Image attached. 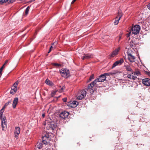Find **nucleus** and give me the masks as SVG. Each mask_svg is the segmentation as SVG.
Instances as JSON below:
<instances>
[{"instance_id":"obj_1","label":"nucleus","mask_w":150,"mask_h":150,"mask_svg":"<svg viewBox=\"0 0 150 150\" xmlns=\"http://www.w3.org/2000/svg\"><path fill=\"white\" fill-rule=\"evenodd\" d=\"M106 79V77L104 76L103 74L101 75L98 78L96 79L88 85V86L87 91L90 94H93L94 90V87L98 86L99 85L100 82H103Z\"/></svg>"},{"instance_id":"obj_2","label":"nucleus","mask_w":150,"mask_h":150,"mask_svg":"<svg viewBox=\"0 0 150 150\" xmlns=\"http://www.w3.org/2000/svg\"><path fill=\"white\" fill-rule=\"evenodd\" d=\"M46 129L50 130L53 131L55 128V126L53 122H49L47 120H46L44 123Z\"/></svg>"},{"instance_id":"obj_3","label":"nucleus","mask_w":150,"mask_h":150,"mask_svg":"<svg viewBox=\"0 0 150 150\" xmlns=\"http://www.w3.org/2000/svg\"><path fill=\"white\" fill-rule=\"evenodd\" d=\"M60 74L62 76L67 78L70 76L69 71L67 69H62L60 71Z\"/></svg>"},{"instance_id":"obj_4","label":"nucleus","mask_w":150,"mask_h":150,"mask_svg":"<svg viewBox=\"0 0 150 150\" xmlns=\"http://www.w3.org/2000/svg\"><path fill=\"white\" fill-rule=\"evenodd\" d=\"M86 92L84 90L80 91L76 95V97L78 99L81 100L83 98L86 96Z\"/></svg>"},{"instance_id":"obj_5","label":"nucleus","mask_w":150,"mask_h":150,"mask_svg":"<svg viewBox=\"0 0 150 150\" xmlns=\"http://www.w3.org/2000/svg\"><path fill=\"white\" fill-rule=\"evenodd\" d=\"M132 33L135 35L139 33L140 30V27L139 25H136L131 29Z\"/></svg>"},{"instance_id":"obj_6","label":"nucleus","mask_w":150,"mask_h":150,"mask_svg":"<svg viewBox=\"0 0 150 150\" xmlns=\"http://www.w3.org/2000/svg\"><path fill=\"white\" fill-rule=\"evenodd\" d=\"M1 127L2 130H6L7 127L6 119L5 117H3L1 119Z\"/></svg>"},{"instance_id":"obj_7","label":"nucleus","mask_w":150,"mask_h":150,"mask_svg":"<svg viewBox=\"0 0 150 150\" xmlns=\"http://www.w3.org/2000/svg\"><path fill=\"white\" fill-rule=\"evenodd\" d=\"M78 105V102L76 101H70L68 102L67 105L70 108H74L76 107Z\"/></svg>"},{"instance_id":"obj_8","label":"nucleus","mask_w":150,"mask_h":150,"mask_svg":"<svg viewBox=\"0 0 150 150\" xmlns=\"http://www.w3.org/2000/svg\"><path fill=\"white\" fill-rule=\"evenodd\" d=\"M142 83L147 86H150V79L148 78L143 79L142 81Z\"/></svg>"},{"instance_id":"obj_9","label":"nucleus","mask_w":150,"mask_h":150,"mask_svg":"<svg viewBox=\"0 0 150 150\" xmlns=\"http://www.w3.org/2000/svg\"><path fill=\"white\" fill-rule=\"evenodd\" d=\"M69 115V112L65 111L61 112L59 116L61 118L64 119L67 117Z\"/></svg>"},{"instance_id":"obj_10","label":"nucleus","mask_w":150,"mask_h":150,"mask_svg":"<svg viewBox=\"0 0 150 150\" xmlns=\"http://www.w3.org/2000/svg\"><path fill=\"white\" fill-rule=\"evenodd\" d=\"M128 59L131 62H134L135 57L134 56H133L131 54L128 52L127 54Z\"/></svg>"},{"instance_id":"obj_11","label":"nucleus","mask_w":150,"mask_h":150,"mask_svg":"<svg viewBox=\"0 0 150 150\" xmlns=\"http://www.w3.org/2000/svg\"><path fill=\"white\" fill-rule=\"evenodd\" d=\"M120 49V47H119L117 49H115L111 53L110 57H114L117 55Z\"/></svg>"},{"instance_id":"obj_12","label":"nucleus","mask_w":150,"mask_h":150,"mask_svg":"<svg viewBox=\"0 0 150 150\" xmlns=\"http://www.w3.org/2000/svg\"><path fill=\"white\" fill-rule=\"evenodd\" d=\"M124 62L123 59H121L115 62L113 64L112 66V68H113L118 65H120Z\"/></svg>"},{"instance_id":"obj_13","label":"nucleus","mask_w":150,"mask_h":150,"mask_svg":"<svg viewBox=\"0 0 150 150\" xmlns=\"http://www.w3.org/2000/svg\"><path fill=\"white\" fill-rule=\"evenodd\" d=\"M122 16V14L121 13H119L118 16L116 18L115 21L114 22V23L115 25H116L118 24L119 23V21L120 19V18Z\"/></svg>"},{"instance_id":"obj_14","label":"nucleus","mask_w":150,"mask_h":150,"mask_svg":"<svg viewBox=\"0 0 150 150\" xmlns=\"http://www.w3.org/2000/svg\"><path fill=\"white\" fill-rule=\"evenodd\" d=\"M20 129L19 127H16L15 128L14 132L15 136L17 139L18 138V137L20 133Z\"/></svg>"},{"instance_id":"obj_15","label":"nucleus","mask_w":150,"mask_h":150,"mask_svg":"<svg viewBox=\"0 0 150 150\" xmlns=\"http://www.w3.org/2000/svg\"><path fill=\"white\" fill-rule=\"evenodd\" d=\"M49 140V136L47 134L42 137V142L44 144H46L47 143V141H48Z\"/></svg>"},{"instance_id":"obj_16","label":"nucleus","mask_w":150,"mask_h":150,"mask_svg":"<svg viewBox=\"0 0 150 150\" xmlns=\"http://www.w3.org/2000/svg\"><path fill=\"white\" fill-rule=\"evenodd\" d=\"M18 98L16 97L14 98L12 104V106L13 108H15L16 107V106L18 102Z\"/></svg>"},{"instance_id":"obj_17","label":"nucleus","mask_w":150,"mask_h":150,"mask_svg":"<svg viewBox=\"0 0 150 150\" xmlns=\"http://www.w3.org/2000/svg\"><path fill=\"white\" fill-rule=\"evenodd\" d=\"M93 55L92 54H84L82 57V59L84 60L85 59H89L90 58L93 57Z\"/></svg>"},{"instance_id":"obj_18","label":"nucleus","mask_w":150,"mask_h":150,"mask_svg":"<svg viewBox=\"0 0 150 150\" xmlns=\"http://www.w3.org/2000/svg\"><path fill=\"white\" fill-rule=\"evenodd\" d=\"M124 67L127 71L132 72H133V70L130 65H125L124 66Z\"/></svg>"},{"instance_id":"obj_19","label":"nucleus","mask_w":150,"mask_h":150,"mask_svg":"<svg viewBox=\"0 0 150 150\" xmlns=\"http://www.w3.org/2000/svg\"><path fill=\"white\" fill-rule=\"evenodd\" d=\"M45 83L47 84L50 86H52L53 85V83L52 82L50 81L48 79L46 80Z\"/></svg>"},{"instance_id":"obj_20","label":"nucleus","mask_w":150,"mask_h":150,"mask_svg":"<svg viewBox=\"0 0 150 150\" xmlns=\"http://www.w3.org/2000/svg\"><path fill=\"white\" fill-rule=\"evenodd\" d=\"M116 74L115 72H109L108 73H106L103 74V75L105 76L106 77V76H110L111 75H112L114 74Z\"/></svg>"},{"instance_id":"obj_21","label":"nucleus","mask_w":150,"mask_h":150,"mask_svg":"<svg viewBox=\"0 0 150 150\" xmlns=\"http://www.w3.org/2000/svg\"><path fill=\"white\" fill-rule=\"evenodd\" d=\"M127 77L133 80H135L137 77L134 76H133L131 74H128L127 75Z\"/></svg>"},{"instance_id":"obj_22","label":"nucleus","mask_w":150,"mask_h":150,"mask_svg":"<svg viewBox=\"0 0 150 150\" xmlns=\"http://www.w3.org/2000/svg\"><path fill=\"white\" fill-rule=\"evenodd\" d=\"M17 90V88H15L12 87V88L10 91V93L12 94H13L16 92Z\"/></svg>"},{"instance_id":"obj_23","label":"nucleus","mask_w":150,"mask_h":150,"mask_svg":"<svg viewBox=\"0 0 150 150\" xmlns=\"http://www.w3.org/2000/svg\"><path fill=\"white\" fill-rule=\"evenodd\" d=\"M132 74H134V75H137V76H139L141 74L140 72L138 70H136L134 73L132 72Z\"/></svg>"},{"instance_id":"obj_24","label":"nucleus","mask_w":150,"mask_h":150,"mask_svg":"<svg viewBox=\"0 0 150 150\" xmlns=\"http://www.w3.org/2000/svg\"><path fill=\"white\" fill-rule=\"evenodd\" d=\"M36 146L38 149H40L42 148V142H38L37 143Z\"/></svg>"},{"instance_id":"obj_25","label":"nucleus","mask_w":150,"mask_h":150,"mask_svg":"<svg viewBox=\"0 0 150 150\" xmlns=\"http://www.w3.org/2000/svg\"><path fill=\"white\" fill-rule=\"evenodd\" d=\"M18 83V82H17V81L16 82L13 84V86L12 87L15 88H17Z\"/></svg>"},{"instance_id":"obj_26","label":"nucleus","mask_w":150,"mask_h":150,"mask_svg":"<svg viewBox=\"0 0 150 150\" xmlns=\"http://www.w3.org/2000/svg\"><path fill=\"white\" fill-rule=\"evenodd\" d=\"M29 6H28L26 9L25 11V14L26 15H27L29 11Z\"/></svg>"},{"instance_id":"obj_27","label":"nucleus","mask_w":150,"mask_h":150,"mask_svg":"<svg viewBox=\"0 0 150 150\" xmlns=\"http://www.w3.org/2000/svg\"><path fill=\"white\" fill-rule=\"evenodd\" d=\"M94 74H92L91 75L89 79V81H91L92 79H94Z\"/></svg>"},{"instance_id":"obj_28","label":"nucleus","mask_w":150,"mask_h":150,"mask_svg":"<svg viewBox=\"0 0 150 150\" xmlns=\"http://www.w3.org/2000/svg\"><path fill=\"white\" fill-rule=\"evenodd\" d=\"M64 88V87H63L62 88H61L60 89H58L57 90V91H58L59 92H62L63 91Z\"/></svg>"},{"instance_id":"obj_29","label":"nucleus","mask_w":150,"mask_h":150,"mask_svg":"<svg viewBox=\"0 0 150 150\" xmlns=\"http://www.w3.org/2000/svg\"><path fill=\"white\" fill-rule=\"evenodd\" d=\"M52 65L53 66H61V64H59L58 63H53L52 64Z\"/></svg>"},{"instance_id":"obj_30","label":"nucleus","mask_w":150,"mask_h":150,"mask_svg":"<svg viewBox=\"0 0 150 150\" xmlns=\"http://www.w3.org/2000/svg\"><path fill=\"white\" fill-rule=\"evenodd\" d=\"M11 101H8V102H7L5 104V105H4V106L3 107V108H4H4H5V107H6V106H7L9 104V103H11Z\"/></svg>"},{"instance_id":"obj_31","label":"nucleus","mask_w":150,"mask_h":150,"mask_svg":"<svg viewBox=\"0 0 150 150\" xmlns=\"http://www.w3.org/2000/svg\"><path fill=\"white\" fill-rule=\"evenodd\" d=\"M6 1L5 0H1L0 1V4H1L4 3L6 2Z\"/></svg>"},{"instance_id":"obj_32","label":"nucleus","mask_w":150,"mask_h":150,"mask_svg":"<svg viewBox=\"0 0 150 150\" xmlns=\"http://www.w3.org/2000/svg\"><path fill=\"white\" fill-rule=\"evenodd\" d=\"M130 45L131 47H133L134 45V44L133 42L132 41H131L130 42Z\"/></svg>"},{"instance_id":"obj_33","label":"nucleus","mask_w":150,"mask_h":150,"mask_svg":"<svg viewBox=\"0 0 150 150\" xmlns=\"http://www.w3.org/2000/svg\"><path fill=\"white\" fill-rule=\"evenodd\" d=\"M55 46H51V47H50V50H49V51L48 52V53H50L51 52V51L52 50V48H55Z\"/></svg>"},{"instance_id":"obj_34","label":"nucleus","mask_w":150,"mask_h":150,"mask_svg":"<svg viewBox=\"0 0 150 150\" xmlns=\"http://www.w3.org/2000/svg\"><path fill=\"white\" fill-rule=\"evenodd\" d=\"M6 65H4V64L2 66V67L0 68V70L2 71L3 69L5 67Z\"/></svg>"},{"instance_id":"obj_35","label":"nucleus","mask_w":150,"mask_h":150,"mask_svg":"<svg viewBox=\"0 0 150 150\" xmlns=\"http://www.w3.org/2000/svg\"><path fill=\"white\" fill-rule=\"evenodd\" d=\"M130 34H131V32H129L126 35L127 37H129V36L130 35Z\"/></svg>"},{"instance_id":"obj_36","label":"nucleus","mask_w":150,"mask_h":150,"mask_svg":"<svg viewBox=\"0 0 150 150\" xmlns=\"http://www.w3.org/2000/svg\"><path fill=\"white\" fill-rule=\"evenodd\" d=\"M8 60H7L4 63V65H6V64L8 63Z\"/></svg>"},{"instance_id":"obj_37","label":"nucleus","mask_w":150,"mask_h":150,"mask_svg":"<svg viewBox=\"0 0 150 150\" xmlns=\"http://www.w3.org/2000/svg\"><path fill=\"white\" fill-rule=\"evenodd\" d=\"M63 101L64 102H66L67 100V98H64L62 99Z\"/></svg>"},{"instance_id":"obj_38","label":"nucleus","mask_w":150,"mask_h":150,"mask_svg":"<svg viewBox=\"0 0 150 150\" xmlns=\"http://www.w3.org/2000/svg\"><path fill=\"white\" fill-rule=\"evenodd\" d=\"M56 92H57L56 91H52V94H53V95H54L55 94V93H56Z\"/></svg>"},{"instance_id":"obj_39","label":"nucleus","mask_w":150,"mask_h":150,"mask_svg":"<svg viewBox=\"0 0 150 150\" xmlns=\"http://www.w3.org/2000/svg\"><path fill=\"white\" fill-rule=\"evenodd\" d=\"M2 71L0 70V78H1V77L2 75Z\"/></svg>"},{"instance_id":"obj_40","label":"nucleus","mask_w":150,"mask_h":150,"mask_svg":"<svg viewBox=\"0 0 150 150\" xmlns=\"http://www.w3.org/2000/svg\"><path fill=\"white\" fill-rule=\"evenodd\" d=\"M76 0H73L71 3V4H73Z\"/></svg>"},{"instance_id":"obj_41","label":"nucleus","mask_w":150,"mask_h":150,"mask_svg":"<svg viewBox=\"0 0 150 150\" xmlns=\"http://www.w3.org/2000/svg\"><path fill=\"white\" fill-rule=\"evenodd\" d=\"M148 8L150 10V3L148 5Z\"/></svg>"},{"instance_id":"obj_42","label":"nucleus","mask_w":150,"mask_h":150,"mask_svg":"<svg viewBox=\"0 0 150 150\" xmlns=\"http://www.w3.org/2000/svg\"><path fill=\"white\" fill-rule=\"evenodd\" d=\"M42 116L43 117H44L45 116V114H43L42 115Z\"/></svg>"},{"instance_id":"obj_43","label":"nucleus","mask_w":150,"mask_h":150,"mask_svg":"<svg viewBox=\"0 0 150 150\" xmlns=\"http://www.w3.org/2000/svg\"><path fill=\"white\" fill-rule=\"evenodd\" d=\"M57 42H54V43L53 44V45H54V44H57Z\"/></svg>"},{"instance_id":"obj_44","label":"nucleus","mask_w":150,"mask_h":150,"mask_svg":"<svg viewBox=\"0 0 150 150\" xmlns=\"http://www.w3.org/2000/svg\"><path fill=\"white\" fill-rule=\"evenodd\" d=\"M121 38V36H119V41L120 39Z\"/></svg>"},{"instance_id":"obj_45","label":"nucleus","mask_w":150,"mask_h":150,"mask_svg":"<svg viewBox=\"0 0 150 150\" xmlns=\"http://www.w3.org/2000/svg\"><path fill=\"white\" fill-rule=\"evenodd\" d=\"M148 75L150 76V73H149L148 74Z\"/></svg>"}]
</instances>
